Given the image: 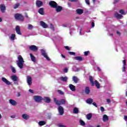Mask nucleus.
<instances>
[{
  "mask_svg": "<svg viewBox=\"0 0 127 127\" xmlns=\"http://www.w3.org/2000/svg\"><path fill=\"white\" fill-rule=\"evenodd\" d=\"M92 114L91 113H89L88 114H87L86 115V119H87L89 121H90V120H91V119H92Z\"/></svg>",
  "mask_w": 127,
  "mask_h": 127,
  "instance_id": "34",
  "label": "nucleus"
},
{
  "mask_svg": "<svg viewBox=\"0 0 127 127\" xmlns=\"http://www.w3.org/2000/svg\"><path fill=\"white\" fill-rule=\"evenodd\" d=\"M63 26L64 27H67V24H64L63 25Z\"/></svg>",
  "mask_w": 127,
  "mask_h": 127,
  "instance_id": "58",
  "label": "nucleus"
},
{
  "mask_svg": "<svg viewBox=\"0 0 127 127\" xmlns=\"http://www.w3.org/2000/svg\"><path fill=\"white\" fill-rule=\"evenodd\" d=\"M103 122H108L109 121V117L107 115H104L103 117Z\"/></svg>",
  "mask_w": 127,
  "mask_h": 127,
  "instance_id": "26",
  "label": "nucleus"
},
{
  "mask_svg": "<svg viewBox=\"0 0 127 127\" xmlns=\"http://www.w3.org/2000/svg\"><path fill=\"white\" fill-rule=\"evenodd\" d=\"M40 24L41 26L43 27V28H48V25H47V24H46V23L43 21H41L40 22Z\"/></svg>",
  "mask_w": 127,
  "mask_h": 127,
  "instance_id": "12",
  "label": "nucleus"
},
{
  "mask_svg": "<svg viewBox=\"0 0 127 127\" xmlns=\"http://www.w3.org/2000/svg\"><path fill=\"white\" fill-rule=\"evenodd\" d=\"M89 81H90L92 86H95V87H96V88L97 89H100V88L101 87V86L100 85V83L96 80H95L94 81L93 77H92L91 76H89Z\"/></svg>",
  "mask_w": 127,
  "mask_h": 127,
  "instance_id": "2",
  "label": "nucleus"
},
{
  "mask_svg": "<svg viewBox=\"0 0 127 127\" xmlns=\"http://www.w3.org/2000/svg\"><path fill=\"white\" fill-rule=\"evenodd\" d=\"M90 53V51H86L84 52V54L85 56H88L89 55V54Z\"/></svg>",
  "mask_w": 127,
  "mask_h": 127,
  "instance_id": "44",
  "label": "nucleus"
},
{
  "mask_svg": "<svg viewBox=\"0 0 127 127\" xmlns=\"http://www.w3.org/2000/svg\"><path fill=\"white\" fill-rule=\"evenodd\" d=\"M59 127H66V126L63 125H62V124H59Z\"/></svg>",
  "mask_w": 127,
  "mask_h": 127,
  "instance_id": "51",
  "label": "nucleus"
},
{
  "mask_svg": "<svg viewBox=\"0 0 127 127\" xmlns=\"http://www.w3.org/2000/svg\"><path fill=\"white\" fill-rule=\"evenodd\" d=\"M17 76L15 75V74H13L11 76V79L13 81V82L17 81Z\"/></svg>",
  "mask_w": 127,
  "mask_h": 127,
  "instance_id": "22",
  "label": "nucleus"
},
{
  "mask_svg": "<svg viewBox=\"0 0 127 127\" xmlns=\"http://www.w3.org/2000/svg\"><path fill=\"white\" fill-rule=\"evenodd\" d=\"M87 104H89V105H91L92 103H93V99L89 98L86 101Z\"/></svg>",
  "mask_w": 127,
  "mask_h": 127,
  "instance_id": "30",
  "label": "nucleus"
},
{
  "mask_svg": "<svg viewBox=\"0 0 127 127\" xmlns=\"http://www.w3.org/2000/svg\"><path fill=\"white\" fill-rule=\"evenodd\" d=\"M15 31L19 35H21V32H20V27L19 26H16L15 27Z\"/></svg>",
  "mask_w": 127,
  "mask_h": 127,
  "instance_id": "13",
  "label": "nucleus"
},
{
  "mask_svg": "<svg viewBox=\"0 0 127 127\" xmlns=\"http://www.w3.org/2000/svg\"><path fill=\"white\" fill-rule=\"evenodd\" d=\"M64 73H67L68 72V68H64Z\"/></svg>",
  "mask_w": 127,
  "mask_h": 127,
  "instance_id": "46",
  "label": "nucleus"
},
{
  "mask_svg": "<svg viewBox=\"0 0 127 127\" xmlns=\"http://www.w3.org/2000/svg\"><path fill=\"white\" fill-rule=\"evenodd\" d=\"M22 118H23L24 120H26V121H27V120L29 119L30 117L29 115H28V114H24L22 115Z\"/></svg>",
  "mask_w": 127,
  "mask_h": 127,
  "instance_id": "21",
  "label": "nucleus"
},
{
  "mask_svg": "<svg viewBox=\"0 0 127 127\" xmlns=\"http://www.w3.org/2000/svg\"><path fill=\"white\" fill-rule=\"evenodd\" d=\"M68 53L70 54V55H75V53L72 52H69Z\"/></svg>",
  "mask_w": 127,
  "mask_h": 127,
  "instance_id": "48",
  "label": "nucleus"
},
{
  "mask_svg": "<svg viewBox=\"0 0 127 127\" xmlns=\"http://www.w3.org/2000/svg\"><path fill=\"white\" fill-rule=\"evenodd\" d=\"M58 110L60 116H63V114H64V108L62 106H59Z\"/></svg>",
  "mask_w": 127,
  "mask_h": 127,
  "instance_id": "8",
  "label": "nucleus"
},
{
  "mask_svg": "<svg viewBox=\"0 0 127 127\" xmlns=\"http://www.w3.org/2000/svg\"><path fill=\"white\" fill-rule=\"evenodd\" d=\"M100 110H101V112H104L105 111V108H104V107L101 106L100 107Z\"/></svg>",
  "mask_w": 127,
  "mask_h": 127,
  "instance_id": "47",
  "label": "nucleus"
},
{
  "mask_svg": "<svg viewBox=\"0 0 127 127\" xmlns=\"http://www.w3.org/2000/svg\"><path fill=\"white\" fill-rule=\"evenodd\" d=\"M27 83L29 86L32 84V78L30 76H27Z\"/></svg>",
  "mask_w": 127,
  "mask_h": 127,
  "instance_id": "9",
  "label": "nucleus"
},
{
  "mask_svg": "<svg viewBox=\"0 0 127 127\" xmlns=\"http://www.w3.org/2000/svg\"><path fill=\"white\" fill-rule=\"evenodd\" d=\"M67 4L69 7H71V4L70 3H68Z\"/></svg>",
  "mask_w": 127,
  "mask_h": 127,
  "instance_id": "63",
  "label": "nucleus"
},
{
  "mask_svg": "<svg viewBox=\"0 0 127 127\" xmlns=\"http://www.w3.org/2000/svg\"><path fill=\"white\" fill-rule=\"evenodd\" d=\"M41 52L43 56H44V57H45V58H46L47 59V60H48V61H50V59L47 56V54H46V52L45 51V50L42 49L41 50Z\"/></svg>",
  "mask_w": 127,
  "mask_h": 127,
  "instance_id": "6",
  "label": "nucleus"
},
{
  "mask_svg": "<svg viewBox=\"0 0 127 127\" xmlns=\"http://www.w3.org/2000/svg\"><path fill=\"white\" fill-rule=\"evenodd\" d=\"M33 28V26L30 24L28 25V29L31 30Z\"/></svg>",
  "mask_w": 127,
  "mask_h": 127,
  "instance_id": "38",
  "label": "nucleus"
},
{
  "mask_svg": "<svg viewBox=\"0 0 127 127\" xmlns=\"http://www.w3.org/2000/svg\"><path fill=\"white\" fill-rule=\"evenodd\" d=\"M0 9L1 11V12H2V13H4V12L5 11V5H4V4H1L0 5Z\"/></svg>",
  "mask_w": 127,
  "mask_h": 127,
  "instance_id": "11",
  "label": "nucleus"
},
{
  "mask_svg": "<svg viewBox=\"0 0 127 127\" xmlns=\"http://www.w3.org/2000/svg\"><path fill=\"white\" fill-rule=\"evenodd\" d=\"M72 81L74 82V83H78V81H79V79L77 76H73L72 77Z\"/></svg>",
  "mask_w": 127,
  "mask_h": 127,
  "instance_id": "27",
  "label": "nucleus"
},
{
  "mask_svg": "<svg viewBox=\"0 0 127 127\" xmlns=\"http://www.w3.org/2000/svg\"><path fill=\"white\" fill-rule=\"evenodd\" d=\"M55 8H56V11H57V12H60L62 9H63V7H62V6H59L58 5H57V7Z\"/></svg>",
  "mask_w": 127,
  "mask_h": 127,
  "instance_id": "17",
  "label": "nucleus"
},
{
  "mask_svg": "<svg viewBox=\"0 0 127 127\" xmlns=\"http://www.w3.org/2000/svg\"><path fill=\"white\" fill-rule=\"evenodd\" d=\"M85 1L86 4H88V5H90V0H85Z\"/></svg>",
  "mask_w": 127,
  "mask_h": 127,
  "instance_id": "45",
  "label": "nucleus"
},
{
  "mask_svg": "<svg viewBox=\"0 0 127 127\" xmlns=\"http://www.w3.org/2000/svg\"><path fill=\"white\" fill-rule=\"evenodd\" d=\"M46 124V122H45V121H40L39 122V126H40V127L42 126H44V125H45Z\"/></svg>",
  "mask_w": 127,
  "mask_h": 127,
  "instance_id": "36",
  "label": "nucleus"
},
{
  "mask_svg": "<svg viewBox=\"0 0 127 127\" xmlns=\"http://www.w3.org/2000/svg\"><path fill=\"white\" fill-rule=\"evenodd\" d=\"M92 105H93V106H94L95 107H96V108H98V105H97V104L95 102H93L92 103Z\"/></svg>",
  "mask_w": 127,
  "mask_h": 127,
  "instance_id": "49",
  "label": "nucleus"
},
{
  "mask_svg": "<svg viewBox=\"0 0 127 127\" xmlns=\"http://www.w3.org/2000/svg\"><path fill=\"white\" fill-rule=\"evenodd\" d=\"M69 88L72 92H74L76 90V86L73 85V84H69Z\"/></svg>",
  "mask_w": 127,
  "mask_h": 127,
  "instance_id": "20",
  "label": "nucleus"
},
{
  "mask_svg": "<svg viewBox=\"0 0 127 127\" xmlns=\"http://www.w3.org/2000/svg\"><path fill=\"white\" fill-rule=\"evenodd\" d=\"M50 28H51V29L52 30H53V31H54L55 30V29L54 28V26L53 25V24H52V23H51L50 24Z\"/></svg>",
  "mask_w": 127,
  "mask_h": 127,
  "instance_id": "37",
  "label": "nucleus"
},
{
  "mask_svg": "<svg viewBox=\"0 0 127 127\" xmlns=\"http://www.w3.org/2000/svg\"><path fill=\"white\" fill-rule=\"evenodd\" d=\"M124 120H125L126 121H127V116H125L124 117Z\"/></svg>",
  "mask_w": 127,
  "mask_h": 127,
  "instance_id": "57",
  "label": "nucleus"
},
{
  "mask_svg": "<svg viewBox=\"0 0 127 127\" xmlns=\"http://www.w3.org/2000/svg\"><path fill=\"white\" fill-rule=\"evenodd\" d=\"M24 64V61L21 56L19 55L18 56V60L16 61V64L20 69L23 68V64Z\"/></svg>",
  "mask_w": 127,
  "mask_h": 127,
  "instance_id": "1",
  "label": "nucleus"
},
{
  "mask_svg": "<svg viewBox=\"0 0 127 127\" xmlns=\"http://www.w3.org/2000/svg\"><path fill=\"white\" fill-rule=\"evenodd\" d=\"M64 48L66 50H70V49L69 48L68 46H65Z\"/></svg>",
  "mask_w": 127,
  "mask_h": 127,
  "instance_id": "52",
  "label": "nucleus"
},
{
  "mask_svg": "<svg viewBox=\"0 0 127 127\" xmlns=\"http://www.w3.org/2000/svg\"><path fill=\"white\" fill-rule=\"evenodd\" d=\"M117 34H118V35H121V32H120V31H117Z\"/></svg>",
  "mask_w": 127,
  "mask_h": 127,
  "instance_id": "53",
  "label": "nucleus"
},
{
  "mask_svg": "<svg viewBox=\"0 0 127 127\" xmlns=\"http://www.w3.org/2000/svg\"><path fill=\"white\" fill-rule=\"evenodd\" d=\"M123 67L122 68L123 72H126V65H127V62H126V60L123 61Z\"/></svg>",
  "mask_w": 127,
  "mask_h": 127,
  "instance_id": "19",
  "label": "nucleus"
},
{
  "mask_svg": "<svg viewBox=\"0 0 127 127\" xmlns=\"http://www.w3.org/2000/svg\"><path fill=\"white\" fill-rule=\"evenodd\" d=\"M73 114H78L79 113V108L75 107L73 110Z\"/></svg>",
  "mask_w": 127,
  "mask_h": 127,
  "instance_id": "29",
  "label": "nucleus"
},
{
  "mask_svg": "<svg viewBox=\"0 0 127 127\" xmlns=\"http://www.w3.org/2000/svg\"><path fill=\"white\" fill-rule=\"evenodd\" d=\"M120 13H121V14H126V12H125V10L124 9H121L119 11Z\"/></svg>",
  "mask_w": 127,
  "mask_h": 127,
  "instance_id": "40",
  "label": "nucleus"
},
{
  "mask_svg": "<svg viewBox=\"0 0 127 127\" xmlns=\"http://www.w3.org/2000/svg\"><path fill=\"white\" fill-rule=\"evenodd\" d=\"M42 100L44 101V102L47 103H50V102H51V100L48 97H44V98H43Z\"/></svg>",
  "mask_w": 127,
  "mask_h": 127,
  "instance_id": "14",
  "label": "nucleus"
},
{
  "mask_svg": "<svg viewBox=\"0 0 127 127\" xmlns=\"http://www.w3.org/2000/svg\"><path fill=\"white\" fill-rule=\"evenodd\" d=\"M38 12L41 15H44L45 14L44 13V8H40L38 11Z\"/></svg>",
  "mask_w": 127,
  "mask_h": 127,
  "instance_id": "15",
  "label": "nucleus"
},
{
  "mask_svg": "<svg viewBox=\"0 0 127 127\" xmlns=\"http://www.w3.org/2000/svg\"><path fill=\"white\" fill-rule=\"evenodd\" d=\"M93 3H94V4H95V3H96V0H92Z\"/></svg>",
  "mask_w": 127,
  "mask_h": 127,
  "instance_id": "61",
  "label": "nucleus"
},
{
  "mask_svg": "<svg viewBox=\"0 0 127 127\" xmlns=\"http://www.w3.org/2000/svg\"><path fill=\"white\" fill-rule=\"evenodd\" d=\"M58 92L60 95H64V92L63 91H62V90H58Z\"/></svg>",
  "mask_w": 127,
  "mask_h": 127,
  "instance_id": "41",
  "label": "nucleus"
},
{
  "mask_svg": "<svg viewBox=\"0 0 127 127\" xmlns=\"http://www.w3.org/2000/svg\"><path fill=\"white\" fill-rule=\"evenodd\" d=\"M54 101L56 103V105H57V106H60L61 105H65L66 103H67V101L65 99H61V100H57V99L56 98H54Z\"/></svg>",
  "mask_w": 127,
  "mask_h": 127,
  "instance_id": "3",
  "label": "nucleus"
},
{
  "mask_svg": "<svg viewBox=\"0 0 127 127\" xmlns=\"http://www.w3.org/2000/svg\"><path fill=\"white\" fill-rule=\"evenodd\" d=\"M74 59L77 61H82L83 58L81 57H75Z\"/></svg>",
  "mask_w": 127,
  "mask_h": 127,
  "instance_id": "32",
  "label": "nucleus"
},
{
  "mask_svg": "<svg viewBox=\"0 0 127 127\" xmlns=\"http://www.w3.org/2000/svg\"><path fill=\"white\" fill-rule=\"evenodd\" d=\"M1 80L2 81V82L5 83V84H6V85H10V82L7 80V79H6V78H5V77H2Z\"/></svg>",
  "mask_w": 127,
  "mask_h": 127,
  "instance_id": "16",
  "label": "nucleus"
},
{
  "mask_svg": "<svg viewBox=\"0 0 127 127\" xmlns=\"http://www.w3.org/2000/svg\"><path fill=\"white\" fill-rule=\"evenodd\" d=\"M30 58L32 60V61H33V62H36V60H35V57H34L32 54H30Z\"/></svg>",
  "mask_w": 127,
  "mask_h": 127,
  "instance_id": "28",
  "label": "nucleus"
},
{
  "mask_svg": "<svg viewBox=\"0 0 127 127\" xmlns=\"http://www.w3.org/2000/svg\"><path fill=\"white\" fill-rule=\"evenodd\" d=\"M11 69L12 73H16V70H15V68H14L13 66H11Z\"/></svg>",
  "mask_w": 127,
  "mask_h": 127,
  "instance_id": "39",
  "label": "nucleus"
},
{
  "mask_svg": "<svg viewBox=\"0 0 127 127\" xmlns=\"http://www.w3.org/2000/svg\"><path fill=\"white\" fill-rule=\"evenodd\" d=\"M29 49L32 51H37L38 48L35 45H32L29 47Z\"/></svg>",
  "mask_w": 127,
  "mask_h": 127,
  "instance_id": "10",
  "label": "nucleus"
},
{
  "mask_svg": "<svg viewBox=\"0 0 127 127\" xmlns=\"http://www.w3.org/2000/svg\"><path fill=\"white\" fill-rule=\"evenodd\" d=\"M33 99L36 103H41V101L43 100L42 97L37 95L33 96Z\"/></svg>",
  "mask_w": 127,
  "mask_h": 127,
  "instance_id": "4",
  "label": "nucleus"
},
{
  "mask_svg": "<svg viewBox=\"0 0 127 127\" xmlns=\"http://www.w3.org/2000/svg\"><path fill=\"white\" fill-rule=\"evenodd\" d=\"M29 91L30 92V93H33V90H32V89H29Z\"/></svg>",
  "mask_w": 127,
  "mask_h": 127,
  "instance_id": "56",
  "label": "nucleus"
},
{
  "mask_svg": "<svg viewBox=\"0 0 127 127\" xmlns=\"http://www.w3.org/2000/svg\"><path fill=\"white\" fill-rule=\"evenodd\" d=\"M11 118L12 119H14V118H15V116H14V115L11 116Z\"/></svg>",
  "mask_w": 127,
  "mask_h": 127,
  "instance_id": "60",
  "label": "nucleus"
},
{
  "mask_svg": "<svg viewBox=\"0 0 127 127\" xmlns=\"http://www.w3.org/2000/svg\"><path fill=\"white\" fill-rule=\"evenodd\" d=\"M49 4L50 5V6H51V7H53V8L57 7V5H58V4H57V2L54 1H50Z\"/></svg>",
  "mask_w": 127,
  "mask_h": 127,
  "instance_id": "7",
  "label": "nucleus"
},
{
  "mask_svg": "<svg viewBox=\"0 0 127 127\" xmlns=\"http://www.w3.org/2000/svg\"><path fill=\"white\" fill-rule=\"evenodd\" d=\"M90 88H89V87H85V94H87V95L90 94Z\"/></svg>",
  "mask_w": 127,
  "mask_h": 127,
  "instance_id": "31",
  "label": "nucleus"
},
{
  "mask_svg": "<svg viewBox=\"0 0 127 127\" xmlns=\"http://www.w3.org/2000/svg\"><path fill=\"white\" fill-rule=\"evenodd\" d=\"M115 15L117 18H118L119 19H121V18L123 17V15H122V14H119V13H116Z\"/></svg>",
  "mask_w": 127,
  "mask_h": 127,
  "instance_id": "25",
  "label": "nucleus"
},
{
  "mask_svg": "<svg viewBox=\"0 0 127 127\" xmlns=\"http://www.w3.org/2000/svg\"><path fill=\"white\" fill-rule=\"evenodd\" d=\"M70 1H77V0H69Z\"/></svg>",
  "mask_w": 127,
  "mask_h": 127,
  "instance_id": "64",
  "label": "nucleus"
},
{
  "mask_svg": "<svg viewBox=\"0 0 127 127\" xmlns=\"http://www.w3.org/2000/svg\"><path fill=\"white\" fill-rule=\"evenodd\" d=\"M14 17L15 19L20 20V21H23V16H22V15H21V14L17 13L15 14Z\"/></svg>",
  "mask_w": 127,
  "mask_h": 127,
  "instance_id": "5",
  "label": "nucleus"
},
{
  "mask_svg": "<svg viewBox=\"0 0 127 127\" xmlns=\"http://www.w3.org/2000/svg\"><path fill=\"white\" fill-rule=\"evenodd\" d=\"M60 79L63 82H66L67 80H68V77L67 76H62L60 78Z\"/></svg>",
  "mask_w": 127,
  "mask_h": 127,
  "instance_id": "24",
  "label": "nucleus"
},
{
  "mask_svg": "<svg viewBox=\"0 0 127 127\" xmlns=\"http://www.w3.org/2000/svg\"><path fill=\"white\" fill-rule=\"evenodd\" d=\"M9 103L12 105V106H16V105L17 104L16 102L12 99H10L9 100Z\"/></svg>",
  "mask_w": 127,
  "mask_h": 127,
  "instance_id": "23",
  "label": "nucleus"
},
{
  "mask_svg": "<svg viewBox=\"0 0 127 127\" xmlns=\"http://www.w3.org/2000/svg\"><path fill=\"white\" fill-rule=\"evenodd\" d=\"M14 38H15V34H12L10 36V39L11 40H12V41H13V40H14Z\"/></svg>",
  "mask_w": 127,
  "mask_h": 127,
  "instance_id": "35",
  "label": "nucleus"
},
{
  "mask_svg": "<svg viewBox=\"0 0 127 127\" xmlns=\"http://www.w3.org/2000/svg\"><path fill=\"white\" fill-rule=\"evenodd\" d=\"M36 4L38 7H40L42 6V4H43V2L40 0L36 1Z\"/></svg>",
  "mask_w": 127,
  "mask_h": 127,
  "instance_id": "18",
  "label": "nucleus"
},
{
  "mask_svg": "<svg viewBox=\"0 0 127 127\" xmlns=\"http://www.w3.org/2000/svg\"><path fill=\"white\" fill-rule=\"evenodd\" d=\"M119 0H114V3H117V2H119Z\"/></svg>",
  "mask_w": 127,
  "mask_h": 127,
  "instance_id": "55",
  "label": "nucleus"
},
{
  "mask_svg": "<svg viewBox=\"0 0 127 127\" xmlns=\"http://www.w3.org/2000/svg\"><path fill=\"white\" fill-rule=\"evenodd\" d=\"M107 103H111V99H107Z\"/></svg>",
  "mask_w": 127,
  "mask_h": 127,
  "instance_id": "54",
  "label": "nucleus"
},
{
  "mask_svg": "<svg viewBox=\"0 0 127 127\" xmlns=\"http://www.w3.org/2000/svg\"><path fill=\"white\" fill-rule=\"evenodd\" d=\"M81 31H82V30L80 29L79 32L80 35H83V34H82Z\"/></svg>",
  "mask_w": 127,
  "mask_h": 127,
  "instance_id": "59",
  "label": "nucleus"
},
{
  "mask_svg": "<svg viewBox=\"0 0 127 127\" xmlns=\"http://www.w3.org/2000/svg\"><path fill=\"white\" fill-rule=\"evenodd\" d=\"M18 6H19V3H17L16 4H15L14 5V9L17 8V7H18Z\"/></svg>",
  "mask_w": 127,
  "mask_h": 127,
  "instance_id": "43",
  "label": "nucleus"
},
{
  "mask_svg": "<svg viewBox=\"0 0 127 127\" xmlns=\"http://www.w3.org/2000/svg\"><path fill=\"white\" fill-rule=\"evenodd\" d=\"M91 26H92V27H95V23H94V22H92L91 23Z\"/></svg>",
  "mask_w": 127,
  "mask_h": 127,
  "instance_id": "50",
  "label": "nucleus"
},
{
  "mask_svg": "<svg viewBox=\"0 0 127 127\" xmlns=\"http://www.w3.org/2000/svg\"><path fill=\"white\" fill-rule=\"evenodd\" d=\"M76 12H77V14H82V13H83V9H77L76 10Z\"/></svg>",
  "mask_w": 127,
  "mask_h": 127,
  "instance_id": "33",
  "label": "nucleus"
},
{
  "mask_svg": "<svg viewBox=\"0 0 127 127\" xmlns=\"http://www.w3.org/2000/svg\"><path fill=\"white\" fill-rule=\"evenodd\" d=\"M79 123H80L81 126H84L85 125V122H84V121H83L82 120H80Z\"/></svg>",
  "mask_w": 127,
  "mask_h": 127,
  "instance_id": "42",
  "label": "nucleus"
},
{
  "mask_svg": "<svg viewBox=\"0 0 127 127\" xmlns=\"http://www.w3.org/2000/svg\"><path fill=\"white\" fill-rule=\"evenodd\" d=\"M17 96V97H20V93H18Z\"/></svg>",
  "mask_w": 127,
  "mask_h": 127,
  "instance_id": "62",
  "label": "nucleus"
}]
</instances>
